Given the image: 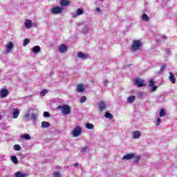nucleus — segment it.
I'll return each instance as SVG.
<instances>
[{
    "instance_id": "obj_43",
    "label": "nucleus",
    "mask_w": 177,
    "mask_h": 177,
    "mask_svg": "<svg viewBox=\"0 0 177 177\" xmlns=\"http://www.w3.org/2000/svg\"><path fill=\"white\" fill-rule=\"evenodd\" d=\"M82 31H83L85 34H86V32H88V27H87V26H85Z\"/></svg>"
},
{
    "instance_id": "obj_7",
    "label": "nucleus",
    "mask_w": 177,
    "mask_h": 177,
    "mask_svg": "<svg viewBox=\"0 0 177 177\" xmlns=\"http://www.w3.org/2000/svg\"><path fill=\"white\" fill-rule=\"evenodd\" d=\"M106 107H107V105L106 104V102L104 101H101L98 104V110H100V111H103V110H104Z\"/></svg>"
},
{
    "instance_id": "obj_38",
    "label": "nucleus",
    "mask_w": 177,
    "mask_h": 177,
    "mask_svg": "<svg viewBox=\"0 0 177 177\" xmlns=\"http://www.w3.org/2000/svg\"><path fill=\"white\" fill-rule=\"evenodd\" d=\"M44 117L49 118L50 117V114L48 111H44L43 113Z\"/></svg>"
},
{
    "instance_id": "obj_44",
    "label": "nucleus",
    "mask_w": 177,
    "mask_h": 177,
    "mask_svg": "<svg viewBox=\"0 0 177 177\" xmlns=\"http://www.w3.org/2000/svg\"><path fill=\"white\" fill-rule=\"evenodd\" d=\"M103 84H104V85L105 86H107V80H104V81L103 82Z\"/></svg>"
},
{
    "instance_id": "obj_48",
    "label": "nucleus",
    "mask_w": 177,
    "mask_h": 177,
    "mask_svg": "<svg viewBox=\"0 0 177 177\" xmlns=\"http://www.w3.org/2000/svg\"><path fill=\"white\" fill-rule=\"evenodd\" d=\"M162 38H165V39H167V36L163 35V36H162Z\"/></svg>"
},
{
    "instance_id": "obj_39",
    "label": "nucleus",
    "mask_w": 177,
    "mask_h": 177,
    "mask_svg": "<svg viewBox=\"0 0 177 177\" xmlns=\"http://www.w3.org/2000/svg\"><path fill=\"white\" fill-rule=\"evenodd\" d=\"M160 124H161V118H158L156 119V127H160Z\"/></svg>"
},
{
    "instance_id": "obj_33",
    "label": "nucleus",
    "mask_w": 177,
    "mask_h": 177,
    "mask_svg": "<svg viewBox=\"0 0 177 177\" xmlns=\"http://www.w3.org/2000/svg\"><path fill=\"white\" fill-rule=\"evenodd\" d=\"M53 177H62V174L59 171H55L53 174Z\"/></svg>"
},
{
    "instance_id": "obj_22",
    "label": "nucleus",
    "mask_w": 177,
    "mask_h": 177,
    "mask_svg": "<svg viewBox=\"0 0 177 177\" xmlns=\"http://www.w3.org/2000/svg\"><path fill=\"white\" fill-rule=\"evenodd\" d=\"M136 99L135 95H131L127 97V103H133V102Z\"/></svg>"
},
{
    "instance_id": "obj_49",
    "label": "nucleus",
    "mask_w": 177,
    "mask_h": 177,
    "mask_svg": "<svg viewBox=\"0 0 177 177\" xmlns=\"http://www.w3.org/2000/svg\"><path fill=\"white\" fill-rule=\"evenodd\" d=\"M1 115H0V120H1Z\"/></svg>"
},
{
    "instance_id": "obj_45",
    "label": "nucleus",
    "mask_w": 177,
    "mask_h": 177,
    "mask_svg": "<svg viewBox=\"0 0 177 177\" xmlns=\"http://www.w3.org/2000/svg\"><path fill=\"white\" fill-rule=\"evenodd\" d=\"M96 12H98V13H100V12H101L100 8H96Z\"/></svg>"
},
{
    "instance_id": "obj_40",
    "label": "nucleus",
    "mask_w": 177,
    "mask_h": 177,
    "mask_svg": "<svg viewBox=\"0 0 177 177\" xmlns=\"http://www.w3.org/2000/svg\"><path fill=\"white\" fill-rule=\"evenodd\" d=\"M149 86H150V87L154 86V80H149Z\"/></svg>"
},
{
    "instance_id": "obj_28",
    "label": "nucleus",
    "mask_w": 177,
    "mask_h": 177,
    "mask_svg": "<svg viewBox=\"0 0 177 177\" xmlns=\"http://www.w3.org/2000/svg\"><path fill=\"white\" fill-rule=\"evenodd\" d=\"M104 117L106 118H109V120H113V114L110 113V112H106Z\"/></svg>"
},
{
    "instance_id": "obj_37",
    "label": "nucleus",
    "mask_w": 177,
    "mask_h": 177,
    "mask_svg": "<svg viewBox=\"0 0 177 177\" xmlns=\"http://www.w3.org/2000/svg\"><path fill=\"white\" fill-rule=\"evenodd\" d=\"M151 92H156V91H157V88H158V86H151Z\"/></svg>"
},
{
    "instance_id": "obj_1",
    "label": "nucleus",
    "mask_w": 177,
    "mask_h": 177,
    "mask_svg": "<svg viewBox=\"0 0 177 177\" xmlns=\"http://www.w3.org/2000/svg\"><path fill=\"white\" fill-rule=\"evenodd\" d=\"M142 44L140 40H133L131 47V52H136V50H139L140 48H142Z\"/></svg>"
},
{
    "instance_id": "obj_15",
    "label": "nucleus",
    "mask_w": 177,
    "mask_h": 177,
    "mask_svg": "<svg viewBox=\"0 0 177 177\" xmlns=\"http://www.w3.org/2000/svg\"><path fill=\"white\" fill-rule=\"evenodd\" d=\"M169 80L171 84H175L176 82V78H175V76L172 73H169Z\"/></svg>"
},
{
    "instance_id": "obj_42",
    "label": "nucleus",
    "mask_w": 177,
    "mask_h": 177,
    "mask_svg": "<svg viewBox=\"0 0 177 177\" xmlns=\"http://www.w3.org/2000/svg\"><path fill=\"white\" fill-rule=\"evenodd\" d=\"M86 150H88V147H84L83 148H82L81 151L82 153H86Z\"/></svg>"
},
{
    "instance_id": "obj_29",
    "label": "nucleus",
    "mask_w": 177,
    "mask_h": 177,
    "mask_svg": "<svg viewBox=\"0 0 177 177\" xmlns=\"http://www.w3.org/2000/svg\"><path fill=\"white\" fill-rule=\"evenodd\" d=\"M11 161H12L14 164H18L19 162V160H17V157L15 156H11Z\"/></svg>"
},
{
    "instance_id": "obj_17",
    "label": "nucleus",
    "mask_w": 177,
    "mask_h": 177,
    "mask_svg": "<svg viewBox=\"0 0 177 177\" xmlns=\"http://www.w3.org/2000/svg\"><path fill=\"white\" fill-rule=\"evenodd\" d=\"M85 91V88H84V84H79L77 86V92H79V93H82Z\"/></svg>"
},
{
    "instance_id": "obj_18",
    "label": "nucleus",
    "mask_w": 177,
    "mask_h": 177,
    "mask_svg": "<svg viewBox=\"0 0 177 177\" xmlns=\"http://www.w3.org/2000/svg\"><path fill=\"white\" fill-rule=\"evenodd\" d=\"M21 139L24 140H30L31 137L28 134L25 133L21 136Z\"/></svg>"
},
{
    "instance_id": "obj_14",
    "label": "nucleus",
    "mask_w": 177,
    "mask_h": 177,
    "mask_svg": "<svg viewBox=\"0 0 177 177\" xmlns=\"http://www.w3.org/2000/svg\"><path fill=\"white\" fill-rule=\"evenodd\" d=\"M19 114H20V111L17 109H14L12 110V118H17L19 117Z\"/></svg>"
},
{
    "instance_id": "obj_47",
    "label": "nucleus",
    "mask_w": 177,
    "mask_h": 177,
    "mask_svg": "<svg viewBox=\"0 0 177 177\" xmlns=\"http://www.w3.org/2000/svg\"><path fill=\"white\" fill-rule=\"evenodd\" d=\"M73 167H78V163H75V165H73Z\"/></svg>"
},
{
    "instance_id": "obj_12",
    "label": "nucleus",
    "mask_w": 177,
    "mask_h": 177,
    "mask_svg": "<svg viewBox=\"0 0 177 177\" xmlns=\"http://www.w3.org/2000/svg\"><path fill=\"white\" fill-rule=\"evenodd\" d=\"M25 27L28 30H30V28H31V27H32V21H31L30 19L26 20L25 21Z\"/></svg>"
},
{
    "instance_id": "obj_5",
    "label": "nucleus",
    "mask_w": 177,
    "mask_h": 177,
    "mask_svg": "<svg viewBox=\"0 0 177 177\" xmlns=\"http://www.w3.org/2000/svg\"><path fill=\"white\" fill-rule=\"evenodd\" d=\"M8 95H9V90L8 89L2 88L0 91V97H1V99L8 97Z\"/></svg>"
},
{
    "instance_id": "obj_23",
    "label": "nucleus",
    "mask_w": 177,
    "mask_h": 177,
    "mask_svg": "<svg viewBox=\"0 0 177 177\" xmlns=\"http://www.w3.org/2000/svg\"><path fill=\"white\" fill-rule=\"evenodd\" d=\"M15 175L16 177H26V176H27V175H26V174H24L21 171H17L15 174Z\"/></svg>"
},
{
    "instance_id": "obj_11",
    "label": "nucleus",
    "mask_w": 177,
    "mask_h": 177,
    "mask_svg": "<svg viewBox=\"0 0 177 177\" xmlns=\"http://www.w3.org/2000/svg\"><path fill=\"white\" fill-rule=\"evenodd\" d=\"M133 158H135V153H127L123 156L122 160H132Z\"/></svg>"
},
{
    "instance_id": "obj_9",
    "label": "nucleus",
    "mask_w": 177,
    "mask_h": 177,
    "mask_svg": "<svg viewBox=\"0 0 177 177\" xmlns=\"http://www.w3.org/2000/svg\"><path fill=\"white\" fill-rule=\"evenodd\" d=\"M77 57L79 59H82V60H86V59H88V57H89V55L84 54L82 52H79L77 53Z\"/></svg>"
},
{
    "instance_id": "obj_26",
    "label": "nucleus",
    "mask_w": 177,
    "mask_h": 177,
    "mask_svg": "<svg viewBox=\"0 0 177 177\" xmlns=\"http://www.w3.org/2000/svg\"><path fill=\"white\" fill-rule=\"evenodd\" d=\"M166 68H167V65L165 64H163L162 65H161L160 69L159 71V74H162V73H164V71H165Z\"/></svg>"
},
{
    "instance_id": "obj_30",
    "label": "nucleus",
    "mask_w": 177,
    "mask_h": 177,
    "mask_svg": "<svg viewBox=\"0 0 177 177\" xmlns=\"http://www.w3.org/2000/svg\"><path fill=\"white\" fill-rule=\"evenodd\" d=\"M142 19L143 21H149V16L146 14L142 15Z\"/></svg>"
},
{
    "instance_id": "obj_6",
    "label": "nucleus",
    "mask_w": 177,
    "mask_h": 177,
    "mask_svg": "<svg viewBox=\"0 0 177 177\" xmlns=\"http://www.w3.org/2000/svg\"><path fill=\"white\" fill-rule=\"evenodd\" d=\"M62 10H63L62 8L57 6L55 8H52L50 12H51V13H53V15H59V14L62 13Z\"/></svg>"
},
{
    "instance_id": "obj_16",
    "label": "nucleus",
    "mask_w": 177,
    "mask_h": 177,
    "mask_svg": "<svg viewBox=\"0 0 177 177\" xmlns=\"http://www.w3.org/2000/svg\"><path fill=\"white\" fill-rule=\"evenodd\" d=\"M13 46H14V44L12 42H10L8 44H7L6 46V52L7 53H9V52H10L12 50V49H13Z\"/></svg>"
},
{
    "instance_id": "obj_24",
    "label": "nucleus",
    "mask_w": 177,
    "mask_h": 177,
    "mask_svg": "<svg viewBox=\"0 0 177 177\" xmlns=\"http://www.w3.org/2000/svg\"><path fill=\"white\" fill-rule=\"evenodd\" d=\"M49 127H50V124H49V122L46 121H43L41 122V128H49Z\"/></svg>"
},
{
    "instance_id": "obj_10",
    "label": "nucleus",
    "mask_w": 177,
    "mask_h": 177,
    "mask_svg": "<svg viewBox=\"0 0 177 177\" xmlns=\"http://www.w3.org/2000/svg\"><path fill=\"white\" fill-rule=\"evenodd\" d=\"M132 136L133 139H139L142 136V133L139 131H136L132 133Z\"/></svg>"
},
{
    "instance_id": "obj_34",
    "label": "nucleus",
    "mask_w": 177,
    "mask_h": 177,
    "mask_svg": "<svg viewBox=\"0 0 177 177\" xmlns=\"http://www.w3.org/2000/svg\"><path fill=\"white\" fill-rule=\"evenodd\" d=\"M142 158V156H140V155H138L137 156H136V158H135V162L136 164H138V162H139V161H140V158Z\"/></svg>"
},
{
    "instance_id": "obj_31",
    "label": "nucleus",
    "mask_w": 177,
    "mask_h": 177,
    "mask_svg": "<svg viewBox=\"0 0 177 177\" xmlns=\"http://www.w3.org/2000/svg\"><path fill=\"white\" fill-rule=\"evenodd\" d=\"M14 150H16L17 151H20L21 150V147L19 145H14Z\"/></svg>"
},
{
    "instance_id": "obj_25",
    "label": "nucleus",
    "mask_w": 177,
    "mask_h": 177,
    "mask_svg": "<svg viewBox=\"0 0 177 177\" xmlns=\"http://www.w3.org/2000/svg\"><path fill=\"white\" fill-rule=\"evenodd\" d=\"M167 115V112L165 111V109H161L159 113V117H165Z\"/></svg>"
},
{
    "instance_id": "obj_2",
    "label": "nucleus",
    "mask_w": 177,
    "mask_h": 177,
    "mask_svg": "<svg viewBox=\"0 0 177 177\" xmlns=\"http://www.w3.org/2000/svg\"><path fill=\"white\" fill-rule=\"evenodd\" d=\"M134 84L138 86V88H142V86H146V84L145 83V80L143 79L137 78L133 80Z\"/></svg>"
},
{
    "instance_id": "obj_41",
    "label": "nucleus",
    "mask_w": 177,
    "mask_h": 177,
    "mask_svg": "<svg viewBox=\"0 0 177 177\" xmlns=\"http://www.w3.org/2000/svg\"><path fill=\"white\" fill-rule=\"evenodd\" d=\"M137 95L139 97H145V93L142 92H139L137 93Z\"/></svg>"
},
{
    "instance_id": "obj_36",
    "label": "nucleus",
    "mask_w": 177,
    "mask_h": 177,
    "mask_svg": "<svg viewBox=\"0 0 177 177\" xmlns=\"http://www.w3.org/2000/svg\"><path fill=\"white\" fill-rule=\"evenodd\" d=\"M85 102H86V97L83 95L80 99V103H85Z\"/></svg>"
},
{
    "instance_id": "obj_8",
    "label": "nucleus",
    "mask_w": 177,
    "mask_h": 177,
    "mask_svg": "<svg viewBox=\"0 0 177 177\" xmlns=\"http://www.w3.org/2000/svg\"><path fill=\"white\" fill-rule=\"evenodd\" d=\"M83 13H84V10L81 8H78L76 12L73 13L71 16L72 17L75 18V17H77V16H81V15H82Z\"/></svg>"
},
{
    "instance_id": "obj_27",
    "label": "nucleus",
    "mask_w": 177,
    "mask_h": 177,
    "mask_svg": "<svg viewBox=\"0 0 177 177\" xmlns=\"http://www.w3.org/2000/svg\"><path fill=\"white\" fill-rule=\"evenodd\" d=\"M85 127L87 129H93L95 128V125L92 123H86Z\"/></svg>"
},
{
    "instance_id": "obj_3",
    "label": "nucleus",
    "mask_w": 177,
    "mask_h": 177,
    "mask_svg": "<svg viewBox=\"0 0 177 177\" xmlns=\"http://www.w3.org/2000/svg\"><path fill=\"white\" fill-rule=\"evenodd\" d=\"M58 109H61L62 113H63V114H65L66 115L70 114V106H68V105L59 106Z\"/></svg>"
},
{
    "instance_id": "obj_32",
    "label": "nucleus",
    "mask_w": 177,
    "mask_h": 177,
    "mask_svg": "<svg viewBox=\"0 0 177 177\" xmlns=\"http://www.w3.org/2000/svg\"><path fill=\"white\" fill-rule=\"evenodd\" d=\"M30 44V39H24L23 46H27Z\"/></svg>"
},
{
    "instance_id": "obj_21",
    "label": "nucleus",
    "mask_w": 177,
    "mask_h": 177,
    "mask_svg": "<svg viewBox=\"0 0 177 177\" xmlns=\"http://www.w3.org/2000/svg\"><path fill=\"white\" fill-rule=\"evenodd\" d=\"M30 115L31 120H32L35 122L37 121V118H38V113H31Z\"/></svg>"
},
{
    "instance_id": "obj_19",
    "label": "nucleus",
    "mask_w": 177,
    "mask_h": 177,
    "mask_svg": "<svg viewBox=\"0 0 177 177\" xmlns=\"http://www.w3.org/2000/svg\"><path fill=\"white\" fill-rule=\"evenodd\" d=\"M59 3L61 6H68V5H70V1L68 0H61Z\"/></svg>"
},
{
    "instance_id": "obj_46",
    "label": "nucleus",
    "mask_w": 177,
    "mask_h": 177,
    "mask_svg": "<svg viewBox=\"0 0 177 177\" xmlns=\"http://www.w3.org/2000/svg\"><path fill=\"white\" fill-rule=\"evenodd\" d=\"M30 114L29 113H27L24 115L25 118H28Z\"/></svg>"
},
{
    "instance_id": "obj_13",
    "label": "nucleus",
    "mask_w": 177,
    "mask_h": 177,
    "mask_svg": "<svg viewBox=\"0 0 177 177\" xmlns=\"http://www.w3.org/2000/svg\"><path fill=\"white\" fill-rule=\"evenodd\" d=\"M59 51L61 53H66V52H67V46H66V45L62 44L61 46H59Z\"/></svg>"
},
{
    "instance_id": "obj_35",
    "label": "nucleus",
    "mask_w": 177,
    "mask_h": 177,
    "mask_svg": "<svg viewBox=\"0 0 177 177\" xmlns=\"http://www.w3.org/2000/svg\"><path fill=\"white\" fill-rule=\"evenodd\" d=\"M48 93V90L47 89H44L40 92V96H45V94Z\"/></svg>"
},
{
    "instance_id": "obj_4",
    "label": "nucleus",
    "mask_w": 177,
    "mask_h": 177,
    "mask_svg": "<svg viewBox=\"0 0 177 177\" xmlns=\"http://www.w3.org/2000/svg\"><path fill=\"white\" fill-rule=\"evenodd\" d=\"M81 131H82V129H81V127L77 126L73 131V135L74 138H77V136H80L81 135Z\"/></svg>"
},
{
    "instance_id": "obj_20",
    "label": "nucleus",
    "mask_w": 177,
    "mask_h": 177,
    "mask_svg": "<svg viewBox=\"0 0 177 177\" xmlns=\"http://www.w3.org/2000/svg\"><path fill=\"white\" fill-rule=\"evenodd\" d=\"M32 50L33 53H39V52H41V47H39V46H34Z\"/></svg>"
}]
</instances>
